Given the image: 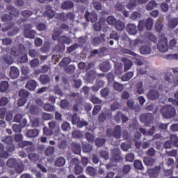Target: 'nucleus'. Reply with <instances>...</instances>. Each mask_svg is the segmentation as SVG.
I'll list each match as a JSON object with an SVG mask.
<instances>
[{
    "mask_svg": "<svg viewBox=\"0 0 178 178\" xmlns=\"http://www.w3.org/2000/svg\"><path fill=\"white\" fill-rule=\"evenodd\" d=\"M27 54L24 44H19L11 48V55L15 57L20 56L21 55Z\"/></svg>",
    "mask_w": 178,
    "mask_h": 178,
    "instance_id": "obj_1",
    "label": "nucleus"
},
{
    "mask_svg": "<svg viewBox=\"0 0 178 178\" xmlns=\"http://www.w3.org/2000/svg\"><path fill=\"white\" fill-rule=\"evenodd\" d=\"M161 113L165 118H172L175 115L176 111L172 106H168L161 108Z\"/></svg>",
    "mask_w": 178,
    "mask_h": 178,
    "instance_id": "obj_2",
    "label": "nucleus"
},
{
    "mask_svg": "<svg viewBox=\"0 0 178 178\" xmlns=\"http://www.w3.org/2000/svg\"><path fill=\"white\" fill-rule=\"evenodd\" d=\"M158 50L161 53H165L168 51V41L165 37H161L157 44Z\"/></svg>",
    "mask_w": 178,
    "mask_h": 178,
    "instance_id": "obj_3",
    "label": "nucleus"
},
{
    "mask_svg": "<svg viewBox=\"0 0 178 178\" xmlns=\"http://www.w3.org/2000/svg\"><path fill=\"white\" fill-rule=\"evenodd\" d=\"M146 28L147 30H151L153 26V20L152 18H148L146 21V24H145L143 20H140L138 22V30L143 31L144 29Z\"/></svg>",
    "mask_w": 178,
    "mask_h": 178,
    "instance_id": "obj_4",
    "label": "nucleus"
},
{
    "mask_svg": "<svg viewBox=\"0 0 178 178\" xmlns=\"http://www.w3.org/2000/svg\"><path fill=\"white\" fill-rule=\"evenodd\" d=\"M75 19V15L74 13L70 12L67 13L66 15L63 13H60L58 15V19L64 22H66L67 20L73 21Z\"/></svg>",
    "mask_w": 178,
    "mask_h": 178,
    "instance_id": "obj_5",
    "label": "nucleus"
},
{
    "mask_svg": "<svg viewBox=\"0 0 178 178\" xmlns=\"http://www.w3.org/2000/svg\"><path fill=\"white\" fill-rule=\"evenodd\" d=\"M26 27L28 28H26L24 31L25 38L34 39L35 35H36V31L31 30L32 28L31 24L26 25Z\"/></svg>",
    "mask_w": 178,
    "mask_h": 178,
    "instance_id": "obj_6",
    "label": "nucleus"
},
{
    "mask_svg": "<svg viewBox=\"0 0 178 178\" xmlns=\"http://www.w3.org/2000/svg\"><path fill=\"white\" fill-rule=\"evenodd\" d=\"M84 18H86L87 22L95 23V22L97 21V15H96V13L94 12L89 13L87 11L84 15Z\"/></svg>",
    "mask_w": 178,
    "mask_h": 178,
    "instance_id": "obj_7",
    "label": "nucleus"
},
{
    "mask_svg": "<svg viewBox=\"0 0 178 178\" xmlns=\"http://www.w3.org/2000/svg\"><path fill=\"white\" fill-rule=\"evenodd\" d=\"M126 42H128L129 44V48H131V49H136L137 47L143 44L142 40H131L129 38H126Z\"/></svg>",
    "mask_w": 178,
    "mask_h": 178,
    "instance_id": "obj_8",
    "label": "nucleus"
},
{
    "mask_svg": "<svg viewBox=\"0 0 178 178\" xmlns=\"http://www.w3.org/2000/svg\"><path fill=\"white\" fill-rule=\"evenodd\" d=\"M112 115L111 111L108 110L106 111L104 113H102L99 115V122L100 123H104L107 118H111Z\"/></svg>",
    "mask_w": 178,
    "mask_h": 178,
    "instance_id": "obj_9",
    "label": "nucleus"
},
{
    "mask_svg": "<svg viewBox=\"0 0 178 178\" xmlns=\"http://www.w3.org/2000/svg\"><path fill=\"white\" fill-rule=\"evenodd\" d=\"M124 53L134 56V60H136V61H135V63H136V64L138 65H140V66L143 65V61H141V58L139 55H137L134 51H131L127 50V49H124Z\"/></svg>",
    "mask_w": 178,
    "mask_h": 178,
    "instance_id": "obj_10",
    "label": "nucleus"
},
{
    "mask_svg": "<svg viewBox=\"0 0 178 178\" xmlns=\"http://www.w3.org/2000/svg\"><path fill=\"white\" fill-rule=\"evenodd\" d=\"M9 75L12 79H15L20 75V71L15 66H11Z\"/></svg>",
    "mask_w": 178,
    "mask_h": 178,
    "instance_id": "obj_11",
    "label": "nucleus"
},
{
    "mask_svg": "<svg viewBox=\"0 0 178 178\" xmlns=\"http://www.w3.org/2000/svg\"><path fill=\"white\" fill-rule=\"evenodd\" d=\"M49 129L54 130V132L59 134L60 125L56 121H50L48 122Z\"/></svg>",
    "mask_w": 178,
    "mask_h": 178,
    "instance_id": "obj_12",
    "label": "nucleus"
},
{
    "mask_svg": "<svg viewBox=\"0 0 178 178\" xmlns=\"http://www.w3.org/2000/svg\"><path fill=\"white\" fill-rule=\"evenodd\" d=\"M45 12L44 13V15L46 17H48V19H52L54 15H56V11H54L52 8L51 7V6H47L45 8Z\"/></svg>",
    "mask_w": 178,
    "mask_h": 178,
    "instance_id": "obj_13",
    "label": "nucleus"
},
{
    "mask_svg": "<svg viewBox=\"0 0 178 178\" xmlns=\"http://www.w3.org/2000/svg\"><path fill=\"white\" fill-rule=\"evenodd\" d=\"M71 149H72L74 154L77 155L81 154V145L76 142H72V143H71Z\"/></svg>",
    "mask_w": 178,
    "mask_h": 178,
    "instance_id": "obj_14",
    "label": "nucleus"
},
{
    "mask_svg": "<svg viewBox=\"0 0 178 178\" xmlns=\"http://www.w3.org/2000/svg\"><path fill=\"white\" fill-rule=\"evenodd\" d=\"M37 81L35 80H30L26 82L25 88L29 91H34L37 88Z\"/></svg>",
    "mask_w": 178,
    "mask_h": 178,
    "instance_id": "obj_15",
    "label": "nucleus"
},
{
    "mask_svg": "<svg viewBox=\"0 0 178 178\" xmlns=\"http://www.w3.org/2000/svg\"><path fill=\"white\" fill-rule=\"evenodd\" d=\"M147 97L152 101L156 100L159 98V93L156 90H152L147 93Z\"/></svg>",
    "mask_w": 178,
    "mask_h": 178,
    "instance_id": "obj_16",
    "label": "nucleus"
},
{
    "mask_svg": "<svg viewBox=\"0 0 178 178\" xmlns=\"http://www.w3.org/2000/svg\"><path fill=\"white\" fill-rule=\"evenodd\" d=\"M39 81H40L42 85H47L50 83L51 78L49 75L42 74L40 75V76H39Z\"/></svg>",
    "mask_w": 178,
    "mask_h": 178,
    "instance_id": "obj_17",
    "label": "nucleus"
},
{
    "mask_svg": "<svg viewBox=\"0 0 178 178\" xmlns=\"http://www.w3.org/2000/svg\"><path fill=\"white\" fill-rule=\"evenodd\" d=\"M39 134L40 131L38 129H29L26 131V136L29 138H36Z\"/></svg>",
    "mask_w": 178,
    "mask_h": 178,
    "instance_id": "obj_18",
    "label": "nucleus"
},
{
    "mask_svg": "<svg viewBox=\"0 0 178 178\" xmlns=\"http://www.w3.org/2000/svg\"><path fill=\"white\" fill-rule=\"evenodd\" d=\"M114 153L115 154H113V163H120V161H122L120 149L118 148H115L114 149Z\"/></svg>",
    "mask_w": 178,
    "mask_h": 178,
    "instance_id": "obj_19",
    "label": "nucleus"
},
{
    "mask_svg": "<svg viewBox=\"0 0 178 178\" xmlns=\"http://www.w3.org/2000/svg\"><path fill=\"white\" fill-rule=\"evenodd\" d=\"M129 35H134L137 33V27L133 24H129L126 28Z\"/></svg>",
    "mask_w": 178,
    "mask_h": 178,
    "instance_id": "obj_20",
    "label": "nucleus"
},
{
    "mask_svg": "<svg viewBox=\"0 0 178 178\" xmlns=\"http://www.w3.org/2000/svg\"><path fill=\"white\" fill-rule=\"evenodd\" d=\"M63 33V31L61 29L59 28H55L54 29V33L51 35V38L54 40H57L60 37V35H62Z\"/></svg>",
    "mask_w": 178,
    "mask_h": 178,
    "instance_id": "obj_21",
    "label": "nucleus"
},
{
    "mask_svg": "<svg viewBox=\"0 0 178 178\" xmlns=\"http://www.w3.org/2000/svg\"><path fill=\"white\" fill-rule=\"evenodd\" d=\"M99 69L103 72H108L111 70V64L108 61H104L99 65Z\"/></svg>",
    "mask_w": 178,
    "mask_h": 178,
    "instance_id": "obj_22",
    "label": "nucleus"
},
{
    "mask_svg": "<svg viewBox=\"0 0 178 178\" xmlns=\"http://www.w3.org/2000/svg\"><path fill=\"white\" fill-rule=\"evenodd\" d=\"M74 7V3L72 1H65L61 4V8L63 10H70Z\"/></svg>",
    "mask_w": 178,
    "mask_h": 178,
    "instance_id": "obj_23",
    "label": "nucleus"
},
{
    "mask_svg": "<svg viewBox=\"0 0 178 178\" xmlns=\"http://www.w3.org/2000/svg\"><path fill=\"white\" fill-rule=\"evenodd\" d=\"M9 88V83L8 81H2L0 83V92L4 93L8 91Z\"/></svg>",
    "mask_w": 178,
    "mask_h": 178,
    "instance_id": "obj_24",
    "label": "nucleus"
},
{
    "mask_svg": "<svg viewBox=\"0 0 178 178\" xmlns=\"http://www.w3.org/2000/svg\"><path fill=\"white\" fill-rule=\"evenodd\" d=\"M5 147L3 145L0 144V157L2 159H8L10 154L8 151H4Z\"/></svg>",
    "mask_w": 178,
    "mask_h": 178,
    "instance_id": "obj_25",
    "label": "nucleus"
},
{
    "mask_svg": "<svg viewBox=\"0 0 178 178\" xmlns=\"http://www.w3.org/2000/svg\"><path fill=\"white\" fill-rule=\"evenodd\" d=\"M7 10H8L9 15L11 16H14L15 17L19 15V11L13 6H7Z\"/></svg>",
    "mask_w": 178,
    "mask_h": 178,
    "instance_id": "obj_26",
    "label": "nucleus"
},
{
    "mask_svg": "<svg viewBox=\"0 0 178 178\" xmlns=\"http://www.w3.org/2000/svg\"><path fill=\"white\" fill-rule=\"evenodd\" d=\"M160 169V167H155L154 169H150L148 170V173H149V175L153 178H156L159 175Z\"/></svg>",
    "mask_w": 178,
    "mask_h": 178,
    "instance_id": "obj_27",
    "label": "nucleus"
},
{
    "mask_svg": "<svg viewBox=\"0 0 178 178\" xmlns=\"http://www.w3.org/2000/svg\"><path fill=\"white\" fill-rule=\"evenodd\" d=\"M65 165V159L63 156L57 157L55 160V166L62 167Z\"/></svg>",
    "mask_w": 178,
    "mask_h": 178,
    "instance_id": "obj_28",
    "label": "nucleus"
},
{
    "mask_svg": "<svg viewBox=\"0 0 178 178\" xmlns=\"http://www.w3.org/2000/svg\"><path fill=\"white\" fill-rule=\"evenodd\" d=\"M83 84L81 79H74L72 81V87L74 89H79Z\"/></svg>",
    "mask_w": 178,
    "mask_h": 178,
    "instance_id": "obj_29",
    "label": "nucleus"
},
{
    "mask_svg": "<svg viewBox=\"0 0 178 178\" xmlns=\"http://www.w3.org/2000/svg\"><path fill=\"white\" fill-rule=\"evenodd\" d=\"M84 138H86L87 141L90 143H93L95 141V136L90 132H86L84 134Z\"/></svg>",
    "mask_w": 178,
    "mask_h": 178,
    "instance_id": "obj_30",
    "label": "nucleus"
},
{
    "mask_svg": "<svg viewBox=\"0 0 178 178\" xmlns=\"http://www.w3.org/2000/svg\"><path fill=\"white\" fill-rule=\"evenodd\" d=\"M140 51V54L143 55L151 54V48L149 47V46H146V45L141 46Z\"/></svg>",
    "mask_w": 178,
    "mask_h": 178,
    "instance_id": "obj_31",
    "label": "nucleus"
},
{
    "mask_svg": "<svg viewBox=\"0 0 178 178\" xmlns=\"http://www.w3.org/2000/svg\"><path fill=\"white\" fill-rule=\"evenodd\" d=\"M17 165V160L16 159H10L6 162L7 167H9L10 168H14Z\"/></svg>",
    "mask_w": 178,
    "mask_h": 178,
    "instance_id": "obj_32",
    "label": "nucleus"
},
{
    "mask_svg": "<svg viewBox=\"0 0 178 178\" xmlns=\"http://www.w3.org/2000/svg\"><path fill=\"white\" fill-rule=\"evenodd\" d=\"M135 92L138 95H141L144 92L143 82H138L137 83L136 88L135 89Z\"/></svg>",
    "mask_w": 178,
    "mask_h": 178,
    "instance_id": "obj_33",
    "label": "nucleus"
},
{
    "mask_svg": "<svg viewBox=\"0 0 178 178\" xmlns=\"http://www.w3.org/2000/svg\"><path fill=\"white\" fill-rule=\"evenodd\" d=\"M28 61V56L27 54H24L19 55L18 58H17V62L19 63H26Z\"/></svg>",
    "mask_w": 178,
    "mask_h": 178,
    "instance_id": "obj_34",
    "label": "nucleus"
},
{
    "mask_svg": "<svg viewBox=\"0 0 178 178\" xmlns=\"http://www.w3.org/2000/svg\"><path fill=\"white\" fill-rule=\"evenodd\" d=\"M78 129H82L85 127H88L89 123L88 121H86L84 119H82L76 122Z\"/></svg>",
    "mask_w": 178,
    "mask_h": 178,
    "instance_id": "obj_35",
    "label": "nucleus"
},
{
    "mask_svg": "<svg viewBox=\"0 0 178 178\" xmlns=\"http://www.w3.org/2000/svg\"><path fill=\"white\" fill-rule=\"evenodd\" d=\"M18 95L21 98L27 99L28 97L30 95V92L26 89H21L19 91Z\"/></svg>",
    "mask_w": 178,
    "mask_h": 178,
    "instance_id": "obj_36",
    "label": "nucleus"
},
{
    "mask_svg": "<svg viewBox=\"0 0 178 178\" xmlns=\"http://www.w3.org/2000/svg\"><path fill=\"white\" fill-rule=\"evenodd\" d=\"M44 110L47 112H54L56 106L49 103H45L44 105Z\"/></svg>",
    "mask_w": 178,
    "mask_h": 178,
    "instance_id": "obj_37",
    "label": "nucleus"
},
{
    "mask_svg": "<svg viewBox=\"0 0 178 178\" xmlns=\"http://www.w3.org/2000/svg\"><path fill=\"white\" fill-rule=\"evenodd\" d=\"M29 113L33 115H37L40 113V108L36 105H32L31 108H29Z\"/></svg>",
    "mask_w": 178,
    "mask_h": 178,
    "instance_id": "obj_38",
    "label": "nucleus"
},
{
    "mask_svg": "<svg viewBox=\"0 0 178 178\" xmlns=\"http://www.w3.org/2000/svg\"><path fill=\"white\" fill-rule=\"evenodd\" d=\"M169 28H170L171 29H175L176 26H178V18H173L171 19L169 21V24H168Z\"/></svg>",
    "mask_w": 178,
    "mask_h": 178,
    "instance_id": "obj_39",
    "label": "nucleus"
},
{
    "mask_svg": "<svg viewBox=\"0 0 178 178\" xmlns=\"http://www.w3.org/2000/svg\"><path fill=\"white\" fill-rule=\"evenodd\" d=\"M82 149L84 153H90L92 150V146L89 143L83 144Z\"/></svg>",
    "mask_w": 178,
    "mask_h": 178,
    "instance_id": "obj_40",
    "label": "nucleus"
},
{
    "mask_svg": "<svg viewBox=\"0 0 178 178\" xmlns=\"http://www.w3.org/2000/svg\"><path fill=\"white\" fill-rule=\"evenodd\" d=\"M115 119L116 121H119V120H120V119H122L123 122H126L128 120L127 117L124 116L120 112L118 113V114L115 115Z\"/></svg>",
    "mask_w": 178,
    "mask_h": 178,
    "instance_id": "obj_41",
    "label": "nucleus"
},
{
    "mask_svg": "<svg viewBox=\"0 0 178 178\" xmlns=\"http://www.w3.org/2000/svg\"><path fill=\"white\" fill-rule=\"evenodd\" d=\"M86 172L89 176L95 177L96 176V170L94 167L88 166L86 169Z\"/></svg>",
    "mask_w": 178,
    "mask_h": 178,
    "instance_id": "obj_42",
    "label": "nucleus"
},
{
    "mask_svg": "<svg viewBox=\"0 0 178 178\" xmlns=\"http://www.w3.org/2000/svg\"><path fill=\"white\" fill-rule=\"evenodd\" d=\"M134 76L133 72H129L127 74H125L124 76H122L121 79L122 81H127L131 79Z\"/></svg>",
    "mask_w": 178,
    "mask_h": 178,
    "instance_id": "obj_43",
    "label": "nucleus"
},
{
    "mask_svg": "<svg viewBox=\"0 0 178 178\" xmlns=\"http://www.w3.org/2000/svg\"><path fill=\"white\" fill-rule=\"evenodd\" d=\"M155 163V159H152L150 157H145L144 158V163L147 166H151Z\"/></svg>",
    "mask_w": 178,
    "mask_h": 178,
    "instance_id": "obj_44",
    "label": "nucleus"
},
{
    "mask_svg": "<svg viewBox=\"0 0 178 178\" xmlns=\"http://www.w3.org/2000/svg\"><path fill=\"white\" fill-rule=\"evenodd\" d=\"M28 159L29 161L36 163L38 161V156L36 153H31L28 155Z\"/></svg>",
    "mask_w": 178,
    "mask_h": 178,
    "instance_id": "obj_45",
    "label": "nucleus"
},
{
    "mask_svg": "<svg viewBox=\"0 0 178 178\" xmlns=\"http://www.w3.org/2000/svg\"><path fill=\"white\" fill-rule=\"evenodd\" d=\"M84 135L83 134L82 131H79L77 130H74L72 131V137L74 138H83Z\"/></svg>",
    "mask_w": 178,
    "mask_h": 178,
    "instance_id": "obj_46",
    "label": "nucleus"
},
{
    "mask_svg": "<svg viewBox=\"0 0 178 178\" xmlns=\"http://www.w3.org/2000/svg\"><path fill=\"white\" fill-rule=\"evenodd\" d=\"M54 154V147L52 146H48L45 149V156H52Z\"/></svg>",
    "mask_w": 178,
    "mask_h": 178,
    "instance_id": "obj_47",
    "label": "nucleus"
},
{
    "mask_svg": "<svg viewBox=\"0 0 178 178\" xmlns=\"http://www.w3.org/2000/svg\"><path fill=\"white\" fill-rule=\"evenodd\" d=\"M33 144V142H30V141H21V142H19L18 146L19 148H25Z\"/></svg>",
    "mask_w": 178,
    "mask_h": 178,
    "instance_id": "obj_48",
    "label": "nucleus"
},
{
    "mask_svg": "<svg viewBox=\"0 0 178 178\" xmlns=\"http://www.w3.org/2000/svg\"><path fill=\"white\" fill-rule=\"evenodd\" d=\"M122 60L124 63L125 70H129L131 67V65H133V63H131V61H130L127 58H124Z\"/></svg>",
    "mask_w": 178,
    "mask_h": 178,
    "instance_id": "obj_49",
    "label": "nucleus"
},
{
    "mask_svg": "<svg viewBox=\"0 0 178 178\" xmlns=\"http://www.w3.org/2000/svg\"><path fill=\"white\" fill-rule=\"evenodd\" d=\"M42 131L44 132V136H50L53 135L54 130L50 129L47 128V127H44Z\"/></svg>",
    "mask_w": 178,
    "mask_h": 178,
    "instance_id": "obj_50",
    "label": "nucleus"
},
{
    "mask_svg": "<svg viewBox=\"0 0 178 178\" xmlns=\"http://www.w3.org/2000/svg\"><path fill=\"white\" fill-rule=\"evenodd\" d=\"M61 130L64 132L68 131L70 130V124L67 121H65L63 124H61Z\"/></svg>",
    "mask_w": 178,
    "mask_h": 178,
    "instance_id": "obj_51",
    "label": "nucleus"
},
{
    "mask_svg": "<svg viewBox=\"0 0 178 178\" xmlns=\"http://www.w3.org/2000/svg\"><path fill=\"white\" fill-rule=\"evenodd\" d=\"M3 143H6L7 145H13V143L14 142V138L12 136H6L2 140Z\"/></svg>",
    "mask_w": 178,
    "mask_h": 178,
    "instance_id": "obj_52",
    "label": "nucleus"
},
{
    "mask_svg": "<svg viewBox=\"0 0 178 178\" xmlns=\"http://www.w3.org/2000/svg\"><path fill=\"white\" fill-rule=\"evenodd\" d=\"M1 41H2V44L4 46H9V45H11L13 43L12 38H2Z\"/></svg>",
    "mask_w": 178,
    "mask_h": 178,
    "instance_id": "obj_53",
    "label": "nucleus"
},
{
    "mask_svg": "<svg viewBox=\"0 0 178 178\" xmlns=\"http://www.w3.org/2000/svg\"><path fill=\"white\" fill-rule=\"evenodd\" d=\"M71 62H72V60H70V58L65 57L63 58V60L60 61V65L61 67H64L69 65Z\"/></svg>",
    "mask_w": 178,
    "mask_h": 178,
    "instance_id": "obj_54",
    "label": "nucleus"
},
{
    "mask_svg": "<svg viewBox=\"0 0 178 178\" xmlns=\"http://www.w3.org/2000/svg\"><path fill=\"white\" fill-rule=\"evenodd\" d=\"M113 86L114 89L115 90V91L121 92V91H123V90H124L123 85L120 84L118 82H115L113 84Z\"/></svg>",
    "mask_w": 178,
    "mask_h": 178,
    "instance_id": "obj_55",
    "label": "nucleus"
},
{
    "mask_svg": "<svg viewBox=\"0 0 178 178\" xmlns=\"http://www.w3.org/2000/svg\"><path fill=\"white\" fill-rule=\"evenodd\" d=\"M170 141L174 146L178 147V136L176 135H171L170 136Z\"/></svg>",
    "mask_w": 178,
    "mask_h": 178,
    "instance_id": "obj_56",
    "label": "nucleus"
},
{
    "mask_svg": "<svg viewBox=\"0 0 178 178\" xmlns=\"http://www.w3.org/2000/svg\"><path fill=\"white\" fill-rule=\"evenodd\" d=\"M13 17H15L14 16L11 15H8V14H4L2 16V21L4 22H10L13 20Z\"/></svg>",
    "mask_w": 178,
    "mask_h": 178,
    "instance_id": "obj_57",
    "label": "nucleus"
},
{
    "mask_svg": "<svg viewBox=\"0 0 178 178\" xmlns=\"http://www.w3.org/2000/svg\"><path fill=\"white\" fill-rule=\"evenodd\" d=\"M42 118L44 120H51L54 118V115L52 114L42 113Z\"/></svg>",
    "mask_w": 178,
    "mask_h": 178,
    "instance_id": "obj_58",
    "label": "nucleus"
},
{
    "mask_svg": "<svg viewBox=\"0 0 178 178\" xmlns=\"http://www.w3.org/2000/svg\"><path fill=\"white\" fill-rule=\"evenodd\" d=\"M105 143H106V140L104 138H97L95 140V145L97 147L104 146Z\"/></svg>",
    "mask_w": 178,
    "mask_h": 178,
    "instance_id": "obj_59",
    "label": "nucleus"
},
{
    "mask_svg": "<svg viewBox=\"0 0 178 178\" xmlns=\"http://www.w3.org/2000/svg\"><path fill=\"white\" fill-rule=\"evenodd\" d=\"M9 103V99L6 97H2L0 98V106H5Z\"/></svg>",
    "mask_w": 178,
    "mask_h": 178,
    "instance_id": "obj_60",
    "label": "nucleus"
},
{
    "mask_svg": "<svg viewBox=\"0 0 178 178\" xmlns=\"http://www.w3.org/2000/svg\"><path fill=\"white\" fill-rule=\"evenodd\" d=\"M134 168L138 169V170H143V163L139 160H135V161H134Z\"/></svg>",
    "mask_w": 178,
    "mask_h": 178,
    "instance_id": "obj_61",
    "label": "nucleus"
},
{
    "mask_svg": "<svg viewBox=\"0 0 178 178\" xmlns=\"http://www.w3.org/2000/svg\"><path fill=\"white\" fill-rule=\"evenodd\" d=\"M121 128L120 126L115 127V129L114 131V133L113 134V135L118 138H120V136H121Z\"/></svg>",
    "mask_w": 178,
    "mask_h": 178,
    "instance_id": "obj_62",
    "label": "nucleus"
},
{
    "mask_svg": "<svg viewBox=\"0 0 178 178\" xmlns=\"http://www.w3.org/2000/svg\"><path fill=\"white\" fill-rule=\"evenodd\" d=\"M29 55L31 58H36L38 56V52L35 49H29Z\"/></svg>",
    "mask_w": 178,
    "mask_h": 178,
    "instance_id": "obj_63",
    "label": "nucleus"
},
{
    "mask_svg": "<svg viewBox=\"0 0 178 178\" xmlns=\"http://www.w3.org/2000/svg\"><path fill=\"white\" fill-rule=\"evenodd\" d=\"M109 94V90L108 88H104L100 90V95L102 97L107 98Z\"/></svg>",
    "mask_w": 178,
    "mask_h": 178,
    "instance_id": "obj_64",
    "label": "nucleus"
}]
</instances>
